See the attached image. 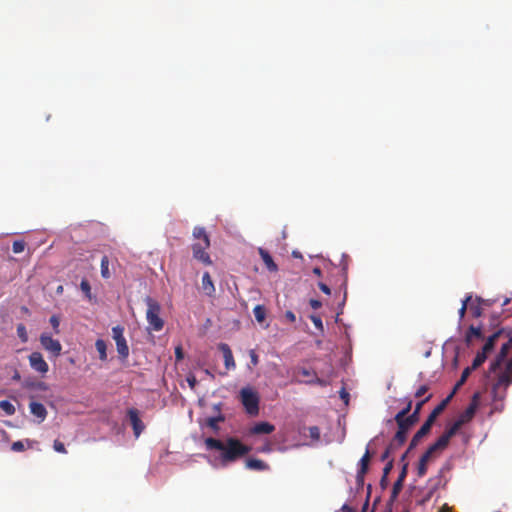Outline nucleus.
<instances>
[{"instance_id": "36", "label": "nucleus", "mask_w": 512, "mask_h": 512, "mask_svg": "<svg viewBox=\"0 0 512 512\" xmlns=\"http://www.w3.org/2000/svg\"><path fill=\"white\" fill-rule=\"evenodd\" d=\"M17 335L22 343H26L28 341V333L24 324L20 323L17 325Z\"/></svg>"}, {"instance_id": "6", "label": "nucleus", "mask_w": 512, "mask_h": 512, "mask_svg": "<svg viewBox=\"0 0 512 512\" xmlns=\"http://www.w3.org/2000/svg\"><path fill=\"white\" fill-rule=\"evenodd\" d=\"M240 399L247 414L256 416L259 413V396L257 392L251 388H242L240 391Z\"/></svg>"}, {"instance_id": "64", "label": "nucleus", "mask_w": 512, "mask_h": 512, "mask_svg": "<svg viewBox=\"0 0 512 512\" xmlns=\"http://www.w3.org/2000/svg\"><path fill=\"white\" fill-rule=\"evenodd\" d=\"M260 451H261V452H270V451H271V448H270V446H269V445H267V446L262 447Z\"/></svg>"}, {"instance_id": "2", "label": "nucleus", "mask_w": 512, "mask_h": 512, "mask_svg": "<svg viewBox=\"0 0 512 512\" xmlns=\"http://www.w3.org/2000/svg\"><path fill=\"white\" fill-rule=\"evenodd\" d=\"M500 338H504L506 341L502 343L501 349L495 360L491 362L489 367L490 373H496V371L501 367L502 363L507 358V355L512 347L511 333L505 329L496 330L490 336H488L486 343L481 349V352H484L485 355H488L494 349L496 341Z\"/></svg>"}, {"instance_id": "59", "label": "nucleus", "mask_w": 512, "mask_h": 512, "mask_svg": "<svg viewBox=\"0 0 512 512\" xmlns=\"http://www.w3.org/2000/svg\"><path fill=\"white\" fill-rule=\"evenodd\" d=\"M285 316H286V318H287L288 320H290L291 322H294V321H295V319H296V318H295L294 313H293V312H291V311H287V312H286V314H285Z\"/></svg>"}, {"instance_id": "18", "label": "nucleus", "mask_w": 512, "mask_h": 512, "mask_svg": "<svg viewBox=\"0 0 512 512\" xmlns=\"http://www.w3.org/2000/svg\"><path fill=\"white\" fill-rule=\"evenodd\" d=\"M484 334H485L484 328H482L480 326L476 327V326L471 325L466 332L465 341H466L467 345H470L474 338L483 339Z\"/></svg>"}, {"instance_id": "4", "label": "nucleus", "mask_w": 512, "mask_h": 512, "mask_svg": "<svg viewBox=\"0 0 512 512\" xmlns=\"http://www.w3.org/2000/svg\"><path fill=\"white\" fill-rule=\"evenodd\" d=\"M512 383V358L507 362L504 371L499 373L492 386L493 401H503L506 397L507 388Z\"/></svg>"}, {"instance_id": "10", "label": "nucleus", "mask_w": 512, "mask_h": 512, "mask_svg": "<svg viewBox=\"0 0 512 512\" xmlns=\"http://www.w3.org/2000/svg\"><path fill=\"white\" fill-rule=\"evenodd\" d=\"M442 482V474L439 473L436 477L430 478L428 480L429 489L427 492L423 495L421 499L417 501V504L420 506H424L427 502L430 501L434 493L439 488L440 484Z\"/></svg>"}, {"instance_id": "38", "label": "nucleus", "mask_w": 512, "mask_h": 512, "mask_svg": "<svg viewBox=\"0 0 512 512\" xmlns=\"http://www.w3.org/2000/svg\"><path fill=\"white\" fill-rule=\"evenodd\" d=\"M462 425L456 420L444 433L451 439Z\"/></svg>"}, {"instance_id": "9", "label": "nucleus", "mask_w": 512, "mask_h": 512, "mask_svg": "<svg viewBox=\"0 0 512 512\" xmlns=\"http://www.w3.org/2000/svg\"><path fill=\"white\" fill-rule=\"evenodd\" d=\"M478 399H479V394L475 393L473 395L472 400H471L470 404L468 405V407L465 409V411H463L459 415L457 421L461 425H464L465 423H468L474 417V415L476 413V410L478 408V405H479Z\"/></svg>"}, {"instance_id": "12", "label": "nucleus", "mask_w": 512, "mask_h": 512, "mask_svg": "<svg viewBox=\"0 0 512 512\" xmlns=\"http://www.w3.org/2000/svg\"><path fill=\"white\" fill-rule=\"evenodd\" d=\"M29 363L32 369L41 374H45L49 370V366L40 352L31 353L29 355Z\"/></svg>"}, {"instance_id": "28", "label": "nucleus", "mask_w": 512, "mask_h": 512, "mask_svg": "<svg viewBox=\"0 0 512 512\" xmlns=\"http://www.w3.org/2000/svg\"><path fill=\"white\" fill-rule=\"evenodd\" d=\"M225 420V417L222 414H219L215 417H209L206 419V425L211 428L215 433L219 431V422H223Z\"/></svg>"}, {"instance_id": "56", "label": "nucleus", "mask_w": 512, "mask_h": 512, "mask_svg": "<svg viewBox=\"0 0 512 512\" xmlns=\"http://www.w3.org/2000/svg\"><path fill=\"white\" fill-rule=\"evenodd\" d=\"M364 477H365V474H360V472L357 471L356 482H357L358 486H363Z\"/></svg>"}, {"instance_id": "52", "label": "nucleus", "mask_w": 512, "mask_h": 512, "mask_svg": "<svg viewBox=\"0 0 512 512\" xmlns=\"http://www.w3.org/2000/svg\"><path fill=\"white\" fill-rule=\"evenodd\" d=\"M393 460H390L386 463L385 467L383 468V475L388 476L390 471L393 468Z\"/></svg>"}, {"instance_id": "20", "label": "nucleus", "mask_w": 512, "mask_h": 512, "mask_svg": "<svg viewBox=\"0 0 512 512\" xmlns=\"http://www.w3.org/2000/svg\"><path fill=\"white\" fill-rule=\"evenodd\" d=\"M30 412L39 419V422H43L47 416V410L42 403L31 402L29 404Z\"/></svg>"}, {"instance_id": "22", "label": "nucleus", "mask_w": 512, "mask_h": 512, "mask_svg": "<svg viewBox=\"0 0 512 512\" xmlns=\"http://www.w3.org/2000/svg\"><path fill=\"white\" fill-rule=\"evenodd\" d=\"M245 467L247 469L256 471H267L270 469V466L266 462L256 458L247 459L245 462Z\"/></svg>"}, {"instance_id": "45", "label": "nucleus", "mask_w": 512, "mask_h": 512, "mask_svg": "<svg viewBox=\"0 0 512 512\" xmlns=\"http://www.w3.org/2000/svg\"><path fill=\"white\" fill-rule=\"evenodd\" d=\"M309 435L313 440L318 441L320 439V429L317 426L309 427Z\"/></svg>"}, {"instance_id": "15", "label": "nucleus", "mask_w": 512, "mask_h": 512, "mask_svg": "<svg viewBox=\"0 0 512 512\" xmlns=\"http://www.w3.org/2000/svg\"><path fill=\"white\" fill-rule=\"evenodd\" d=\"M482 304L483 305H491L490 300H484L480 297H476L475 300H471V302L468 304L469 311L471 315L474 318L481 317L483 311H482Z\"/></svg>"}, {"instance_id": "37", "label": "nucleus", "mask_w": 512, "mask_h": 512, "mask_svg": "<svg viewBox=\"0 0 512 512\" xmlns=\"http://www.w3.org/2000/svg\"><path fill=\"white\" fill-rule=\"evenodd\" d=\"M472 300V295H467L465 297V299L462 301V305H461V308L459 309V317L460 319H463L464 316H465V313L468 309V304L471 302Z\"/></svg>"}, {"instance_id": "31", "label": "nucleus", "mask_w": 512, "mask_h": 512, "mask_svg": "<svg viewBox=\"0 0 512 512\" xmlns=\"http://www.w3.org/2000/svg\"><path fill=\"white\" fill-rule=\"evenodd\" d=\"M431 397H432V395L430 394V395H428L425 399H423V400L419 401V402L416 404L414 411L409 415L412 419H413V417H414V420H415L416 422H418V421H419V416H420V411H421V409H422V406H423L427 401H429Z\"/></svg>"}, {"instance_id": "40", "label": "nucleus", "mask_w": 512, "mask_h": 512, "mask_svg": "<svg viewBox=\"0 0 512 512\" xmlns=\"http://www.w3.org/2000/svg\"><path fill=\"white\" fill-rule=\"evenodd\" d=\"M400 446H397V443H394V440L389 444V446L386 448V450L381 455V461H385L390 456V453L399 448Z\"/></svg>"}, {"instance_id": "53", "label": "nucleus", "mask_w": 512, "mask_h": 512, "mask_svg": "<svg viewBox=\"0 0 512 512\" xmlns=\"http://www.w3.org/2000/svg\"><path fill=\"white\" fill-rule=\"evenodd\" d=\"M318 287H319V289H320L323 293H325V294H327V295H330V294H331V290H330V288H329V287H328V285H326L325 283H323V282H319V283H318Z\"/></svg>"}, {"instance_id": "23", "label": "nucleus", "mask_w": 512, "mask_h": 512, "mask_svg": "<svg viewBox=\"0 0 512 512\" xmlns=\"http://www.w3.org/2000/svg\"><path fill=\"white\" fill-rule=\"evenodd\" d=\"M452 398V394L449 395L446 399H444L440 404H438L433 411L430 413L428 418L426 419V422L429 423L431 426L434 424L436 418L438 415L444 410L450 399Z\"/></svg>"}, {"instance_id": "7", "label": "nucleus", "mask_w": 512, "mask_h": 512, "mask_svg": "<svg viewBox=\"0 0 512 512\" xmlns=\"http://www.w3.org/2000/svg\"><path fill=\"white\" fill-rule=\"evenodd\" d=\"M395 422L397 423L398 430L394 435V443H397V446H402L406 439L407 434L410 431V429L417 423L414 418L412 419L410 416L398 418L397 416L394 417Z\"/></svg>"}, {"instance_id": "41", "label": "nucleus", "mask_w": 512, "mask_h": 512, "mask_svg": "<svg viewBox=\"0 0 512 512\" xmlns=\"http://www.w3.org/2000/svg\"><path fill=\"white\" fill-rule=\"evenodd\" d=\"M411 408H412V401L409 400L407 402V405L402 410H400L395 416H397L399 419L403 418V417H408L411 414L410 413Z\"/></svg>"}, {"instance_id": "55", "label": "nucleus", "mask_w": 512, "mask_h": 512, "mask_svg": "<svg viewBox=\"0 0 512 512\" xmlns=\"http://www.w3.org/2000/svg\"><path fill=\"white\" fill-rule=\"evenodd\" d=\"M309 304L310 306L313 308V309H319L321 306H322V303L321 301L317 300V299H311L309 301Z\"/></svg>"}, {"instance_id": "42", "label": "nucleus", "mask_w": 512, "mask_h": 512, "mask_svg": "<svg viewBox=\"0 0 512 512\" xmlns=\"http://www.w3.org/2000/svg\"><path fill=\"white\" fill-rule=\"evenodd\" d=\"M81 290L85 293L86 297L91 299V286L86 279H83L80 283Z\"/></svg>"}, {"instance_id": "58", "label": "nucleus", "mask_w": 512, "mask_h": 512, "mask_svg": "<svg viewBox=\"0 0 512 512\" xmlns=\"http://www.w3.org/2000/svg\"><path fill=\"white\" fill-rule=\"evenodd\" d=\"M342 512H356V510L347 504H344L341 508Z\"/></svg>"}, {"instance_id": "57", "label": "nucleus", "mask_w": 512, "mask_h": 512, "mask_svg": "<svg viewBox=\"0 0 512 512\" xmlns=\"http://www.w3.org/2000/svg\"><path fill=\"white\" fill-rule=\"evenodd\" d=\"M380 486L382 489H386V487L388 486V476L382 475L380 479Z\"/></svg>"}, {"instance_id": "8", "label": "nucleus", "mask_w": 512, "mask_h": 512, "mask_svg": "<svg viewBox=\"0 0 512 512\" xmlns=\"http://www.w3.org/2000/svg\"><path fill=\"white\" fill-rule=\"evenodd\" d=\"M112 336L115 340L118 354L121 358L126 359L129 355V347L124 337V328L119 325L113 327Z\"/></svg>"}, {"instance_id": "29", "label": "nucleus", "mask_w": 512, "mask_h": 512, "mask_svg": "<svg viewBox=\"0 0 512 512\" xmlns=\"http://www.w3.org/2000/svg\"><path fill=\"white\" fill-rule=\"evenodd\" d=\"M100 272L103 279L111 278L112 274L109 269V259L106 255L101 259Z\"/></svg>"}, {"instance_id": "49", "label": "nucleus", "mask_w": 512, "mask_h": 512, "mask_svg": "<svg viewBox=\"0 0 512 512\" xmlns=\"http://www.w3.org/2000/svg\"><path fill=\"white\" fill-rule=\"evenodd\" d=\"M249 356H250V360H251V363L253 366H257L258 363H259V358H258V355L257 353L255 352V350H250L249 351Z\"/></svg>"}, {"instance_id": "25", "label": "nucleus", "mask_w": 512, "mask_h": 512, "mask_svg": "<svg viewBox=\"0 0 512 512\" xmlns=\"http://www.w3.org/2000/svg\"><path fill=\"white\" fill-rule=\"evenodd\" d=\"M371 457L372 455L369 449L367 448L364 455L361 457L358 463V472H360V474H366L368 472Z\"/></svg>"}, {"instance_id": "1", "label": "nucleus", "mask_w": 512, "mask_h": 512, "mask_svg": "<svg viewBox=\"0 0 512 512\" xmlns=\"http://www.w3.org/2000/svg\"><path fill=\"white\" fill-rule=\"evenodd\" d=\"M204 444L207 450L219 452L218 459L223 467L241 459L251 450L236 437H226L224 440L208 437Z\"/></svg>"}, {"instance_id": "19", "label": "nucleus", "mask_w": 512, "mask_h": 512, "mask_svg": "<svg viewBox=\"0 0 512 512\" xmlns=\"http://www.w3.org/2000/svg\"><path fill=\"white\" fill-rule=\"evenodd\" d=\"M275 430V426L269 422L256 423L251 429L250 433L253 435L271 434Z\"/></svg>"}, {"instance_id": "17", "label": "nucleus", "mask_w": 512, "mask_h": 512, "mask_svg": "<svg viewBox=\"0 0 512 512\" xmlns=\"http://www.w3.org/2000/svg\"><path fill=\"white\" fill-rule=\"evenodd\" d=\"M434 452L428 448L426 452L421 456L418 466H417V475L418 477H423L427 473V465L428 462L431 460Z\"/></svg>"}, {"instance_id": "11", "label": "nucleus", "mask_w": 512, "mask_h": 512, "mask_svg": "<svg viewBox=\"0 0 512 512\" xmlns=\"http://www.w3.org/2000/svg\"><path fill=\"white\" fill-rule=\"evenodd\" d=\"M40 343L45 350L50 351L55 356L60 355L62 346L60 342L58 340L53 339L51 335L47 333L41 334Z\"/></svg>"}, {"instance_id": "62", "label": "nucleus", "mask_w": 512, "mask_h": 512, "mask_svg": "<svg viewBox=\"0 0 512 512\" xmlns=\"http://www.w3.org/2000/svg\"><path fill=\"white\" fill-rule=\"evenodd\" d=\"M188 382H189L190 387L194 388V386L196 384V379L194 377H192L191 379L188 378Z\"/></svg>"}, {"instance_id": "26", "label": "nucleus", "mask_w": 512, "mask_h": 512, "mask_svg": "<svg viewBox=\"0 0 512 512\" xmlns=\"http://www.w3.org/2000/svg\"><path fill=\"white\" fill-rule=\"evenodd\" d=\"M449 441L450 438L445 433H443L434 444L429 446V448L435 453L438 450L445 449L448 446Z\"/></svg>"}, {"instance_id": "46", "label": "nucleus", "mask_w": 512, "mask_h": 512, "mask_svg": "<svg viewBox=\"0 0 512 512\" xmlns=\"http://www.w3.org/2000/svg\"><path fill=\"white\" fill-rule=\"evenodd\" d=\"M11 450L14 452H22L25 450L24 443L22 441H15L11 445Z\"/></svg>"}, {"instance_id": "43", "label": "nucleus", "mask_w": 512, "mask_h": 512, "mask_svg": "<svg viewBox=\"0 0 512 512\" xmlns=\"http://www.w3.org/2000/svg\"><path fill=\"white\" fill-rule=\"evenodd\" d=\"M471 371H473V369H471L470 367H467L463 370L462 374H461V377L459 379V381L457 382L456 384V388L463 385L465 383V381L467 380L468 376L470 375Z\"/></svg>"}, {"instance_id": "16", "label": "nucleus", "mask_w": 512, "mask_h": 512, "mask_svg": "<svg viewBox=\"0 0 512 512\" xmlns=\"http://www.w3.org/2000/svg\"><path fill=\"white\" fill-rule=\"evenodd\" d=\"M218 348L223 353L224 364H225L226 369L227 370L234 369L236 364H235L234 357H233V354H232V351H231L229 345L226 343H220L218 345Z\"/></svg>"}, {"instance_id": "30", "label": "nucleus", "mask_w": 512, "mask_h": 512, "mask_svg": "<svg viewBox=\"0 0 512 512\" xmlns=\"http://www.w3.org/2000/svg\"><path fill=\"white\" fill-rule=\"evenodd\" d=\"M95 347H96L97 352L99 353V358L102 361H105L107 359V353H106L107 346H106L105 341L102 339L96 340Z\"/></svg>"}, {"instance_id": "51", "label": "nucleus", "mask_w": 512, "mask_h": 512, "mask_svg": "<svg viewBox=\"0 0 512 512\" xmlns=\"http://www.w3.org/2000/svg\"><path fill=\"white\" fill-rule=\"evenodd\" d=\"M408 463H404L397 480L403 481L407 476Z\"/></svg>"}, {"instance_id": "44", "label": "nucleus", "mask_w": 512, "mask_h": 512, "mask_svg": "<svg viewBox=\"0 0 512 512\" xmlns=\"http://www.w3.org/2000/svg\"><path fill=\"white\" fill-rule=\"evenodd\" d=\"M310 320L313 322L314 326L318 330L323 331V329H324L323 328V322H322L320 316L313 314V315L310 316Z\"/></svg>"}, {"instance_id": "3", "label": "nucleus", "mask_w": 512, "mask_h": 512, "mask_svg": "<svg viewBox=\"0 0 512 512\" xmlns=\"http://www.w3.org/2000/svg\"><path fill=\"white\" fill-rule=\"evenodd\" d=\"M193 237L197 240L192 244L193 257L205 265H211L212 261L206 250L210 247L209 236L203 227L193 229Z\"/></svg>"}, {"instance_id": "5", "label": "nucleus", "mask_w": 512, "mask_h": 512, "mask_svg": "<svg viewBox=\"0 0 512 512\" xmlns=\"http://www.w3.org/2000/svg\"><path fill=\"white\" fill-rule=\"evenodd\" d=\"M145 302L147 305L146 319L149 324V328L157 332L162 330L164 327V320L160 317V304L151 297H146Z\"/></svg>"}, {"instance_id": "34", "label": "nucleus", "mask_w": 512, "mask_h": 512, "mask_svg": "<svg viewBox=\"0 0 512 512\" xmlns=\"http://www.w3.org/2000/svg\"><path fill=\"white\" fill-rule=\"evenodd\" d=\"M402 488H403V481L396 480L395 483L393 484V488H392V492H391V496H390L391 501L396 500V498L398 497Z\"/></svg>"}, {"instance_id": "35", "label": "nucleus", "mask_w": 512, "mask_h": 512, "mask_svg": "<svg viewBox=\"0 0 512 512\" xmlns=\"http://www.w3.org/2000/svg\"><path fill=\"white\" fill-rule=\"evenodd\" d=\"M0 408L7 414V415H13L15 413V407L14 405L9 402L8 400H2L0 401Z\"/></svg>"}, {"instance_id": "61", "label": "nucleus", "mask_w": 512, "mask_h": 512, "mask_svg": "<svg viewBox=\"0 0 512 512\" xmlns=\"http://www.w3.org/2000/svg\"><path fill=\"white\" fill-rule=\"evenodd\" d=\"M438 512H450V508L447 504H444Z\"/></svg>"}, {"instance_id": "39", "label": "nucleus", "mask_w": 512, "mask_h": 512, "mask_svg": "<svg viewBox=\"0 0 512 512\" xmlns=\"http://www.w3.org/2000/svg\"><path fill=\"white\" fill-rule=\"evenodd\" d=\"M26 243L24 240H15L12 245V250L15 254L22 253L25 249Z\"/></svg>"}, {"instance_id": "63", "label": "nucleus", "mask_w": 512, "mask_h": 512, "mask_svg": "<svg viewBox=\"0 0 512 512\" xmlns=\"http://www.w3.org/2000/svg\"><path fill=\"white\" fill-rule=\"evenodd\" d=\"M13 380L19 381L21 379V376L18 371H16L12 377Z\"/></svg>"}, {"instance_id": "60", "label": "nucleus", "mask_w": 512, "mask_h": 512, "mask_svg": "<svg viewBox=\"0 0 512 512\" xmlns=\"http://www.w3.org/2000/svg\"><path fill=\"white\" fill-rule=\"evenodd\" d=\"M313 274H315L316 276L320 277L322 275V270L321 268L319 267H314L313 268Z\"/></svg>"}, {"instance_id": "50", "label": "nucleus", "mask_w": 512, "mask_h": 512, "mask_svg": "<svg viewBox=\"0 0 512 512\" xmlns=\"http://www.w3.org/2000/svg\"><path fill=\"white\" fill-rule=\"evenodd\" d=\"M50 323H51L53 329L55 330V332L59 333L58 327H59L60 321H59L58 317L55 315L51 316Z\"/></svg>"}, {"instance_id": "54", "label": "nucleus", "mask_w": 512, "mask_h": 512, "mask_svg": "<svg viewBox=\"0 0 512 512\" xmlns=\"http://www.w3.org/2000/svg\"><path fill=\"white\" fill-rule=\"evenodd\" d=\"M175 357L176 359L179 361V360H182L184 358V353H183V349L181 346H177L175 348Z\"/></svg>"}, {"instance_id": "47", "label": "nucleus", "mask_w": 512, "mask_h": 512, "mask_svg": "<svg viewBox=\"0 0 512 512\" xmlns=\"http://www.w3.org/2000/svg\"><path fill=\"white\" fill-rule=\"evenodd\" d=\"M53 448L56 452L63 453V454L67 453V450H66L64 444L62 442H60L59 440L54 441Z\"/></svg>"}, {"instance_id": "13", "label": "nucleus", "mask_w": 512, "mask_h": 512, "mask_svg": "<svg viewBox=\"0 0 512 512\" xmlns=\"http://www.w3.org/2000/svg\"><path fill=\"white\" fill-rule=\"evenodd\" d=\"M127 415L131 422L135 437H139L143 432L145 425L139 417V412L137 409L131 408L127 411Z\"/></svg>"}, {"instance_id": "33", "label": "nucleus", "mask_w": 512, "mask_h": 512, "mask_svg": "<svg viewBox=\"0 0 512 512\" xmlns=\"http://www.w3.org/2000/svg\"><path fill=\"white\" fill-rule=\"evenodd\" d=\"M487 359V355L484 354V352L479 351L475 358L473 359L472 365L470 366L471 369L475 370L478 367H480L485 360Z\"/></svg>"}, {"instance_id": "21", "label": "nucleus", "mask_w": 512, "mask_h": 512, "mask_svg": "<svg viewBox=\"0 0 512 512\" xmlns=\"http://www.w3.org/2000/svg\"><path fill=\"white\" fill-rule=\"evenodd\" d=\"M201 286H202V290L204 291V293L207 296H209V297L214 296L215 286H214V283L212 281V278H211L209 272H204V274L202 276Z\"/></svg>"}, {"instance_id": "24", "label": "nucleus", "mask_w": 512, "mask_h": 512, "mask_svg": "<svg viewBox=\"0 0 512 512\" xmlns=\"http://www.w3.org/2000/svg\"><path fill=\"white\" fill-rule=\"evenodd\" d=\"M259 255L261 256V259L263 260L266 268L270 272H275L278 270V266L275 264L273 258L269 254V252L263 248L258 249Z\"/></svg>"}, {"instance_id": "32", "label": "nucleus", "mask_w": 512, "mask_h": 512, "mask_svg": "<svg viewBox=\"0 0 512 512\" xmlns=\"http://www.w3.org/2000/svg\"><path fill=\"white\" fill-rule=\"evenodd\" d=\"M253 314L257 322L262 323L266 318V309L263 305H256Z\"/></svg>"}, {"instance_id": "48", "label": "nucleus", "mask_w": 512, "mask_h": 512, "mask_svg": "<svg viewBox=\"0 0 512 512\" xmlns=\"http://www.w3.org/2000/svg\"><path fill=\"white\" fill-rule=\"evenodd\" d=\"M429 390V387L427 385H422L420 386L416 392H415V397L416 398H420L422 397L427 391Z\"/></svg>"}, {"instance_id": "14", "label": "nucleus", "mask_w": 512, "mask_h": 512, "mask_svg": "<svg viewBox=\"0 0 512 512\" xmlns=\"http://www.w3.org/2000/svg\"><path fill=\"white\" fill-rule=\"evenodd\" d=\"M431 428L432 426L425 421L424 424L420 427V429L412 437L408 447V451L413 450L419 444L421 439L430 432Z\"/></svg>"}, {"instance_id": "27", "label": "nucleus", "mask_w": 512, "mask_h": 512, "mask_svg": "<svg viewBox=\"0 0 512 512\" xmlns=\"http://www.w3.org/2000/svg\"><path fill=\"white\" fill-rule=\"evenodd\" d=\"M298 374L304 378H308V380L305 381L306 383H320V379L317 377L316 373L310 369L299 368Z\"/></svg>"}]
</instances>
